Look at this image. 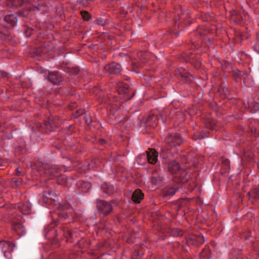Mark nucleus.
I'll return each mask as SVG.
<instances>
[{
  "label": "nucleus",
  "instance_id": "1",
  "mask_svg": "<svg viewBox=\"0 0 259 259\" xmlns=\"http://www.w3.org/2000/svg\"><path fill=\"white\" fill-rule=\"evenodd\" d=\"M185 140L181 134L177 133L169 134L165 139L164 148L171 154H174L177 151V147H180Z\"/></svg>",
  "mask_w": 259,
  "mask_h": 259
},
{
  "label": "nucleus",
  "instance_id": "2",
  "mask_svg": "<svg viewBox=\"0 0 259 259\" xmlns=\"http://www.w3.org/2000/svg\"><path fill=\"white\" fill-rule=\"evenodd\" d=\"M190 175L185 174L183 176L176 175L172 179L173 184L166 190V193L168 195H172L182 187L183 184L187 183L190 179Z\"/></svg>",
  "mask_w": 259,
  "mask_h": 259
},
{
  "label": "nucleus",
  "instance_id": "3",
  "mask_svg": "<svg viewBox=\"0 0 259 259\" xmlns=\"http://www.w3.org/2000/svg\"><path fill=\"white\" fill-rule=\"evenodd\" d=\"M37 165L39 171L48 176L53 177L60 172V169L56 165H52L40 161L37 163Z\"/></svg>",
  "mask_w": 259,
  "mask_h": 259
},
{
  "label": "nucleus",
  "instance_id": "4",
  "mask_svg": "<svg viewBox=\"0 0 259 259\" xmlns=\"http://www.w3.org/2000/svg\"><path fill=\"white\" fill-rule=\"evenodd\" d=\"M174 74L183 83L190 84L193 81V76L182 67L176 70Z\"/></svg>",
  "mask_w": 259,
  "mask_h": 259
},
{
  "label": "nucleus",
  "instance_id": "5",
  "mask_svg": "<svg viewBox=\"0 0 259 259\" xmlns=\"http://www.w3.org/2000/svg\"><path fill=\"white\" fill-rule=\"evenodd\" d=\"M61 123V121L58 116L51 115L48 117L47 120L44 121V125L47 132H52L58 128Z\"/></svg>",
  "mask_w": 259,
  "mask_h": 259
},
{
  "label": "nucleus",
  "instance_id": "6",
  "mask_svg": "<svg viewBox=\"0 0 259 259\" xmlns=\"http://www.w3.org/2000/svg\"><path fill=\"white\" fill-rule=\"evenodd\" d=\"M50 44V41L44 42L40 46L33 49L30 52L31 56L37 57L50 52L53 48Z\"/></svg>",
  "mask_w": 259,
  "mask_h": 259
},
{
  "label": "nucleus",
  "instance_id": "7",
  "mask_svg": "<svg viewBox=\"0 0 259 259\" xmlns=\"http://www.w3.org/2000/svg\"><path fill=\"white\" fill-rule=\"evenodd\" d=\"M96 206L98 210L104 215H108L113 210L111 204L103 200L97 199Z\"/></svg>",
  "mask_w": 259,
  "mask_h": 259
},
{
  "label": "nucleus",
  "instance_id": "8",
  "mask_svg": "<svg viewBox=\"0 0 259 259\" xmlns=\"http://www.w3.org/2000/svg\"><path fill=\"white\" fill-rule=\"evenodd\" d=\"M204 242V238L202 235H189L186 239L188 245L199 246Z\"/></svg>",
  "mask_w": 259,
  "mask_h": 259
},
{
  "label": "nucleus",
  "instance_id": "9",
  "mask_svg": "<svg viewBox=\"0 0 259 259\" xmlns=\"http://www.w3.org/2000/svg\"><path fill=\"white\" fill-rule=\"evenodd\" d=\"M105 71L109 74H119L122 70L121 65L116 62H112L105 66Z\"/></svg>",
  "mask_w": 259,
  "mask_h": 259
},
{
  "label": "nucleus",
  "instance_id": "10",
  "mask_svg": "<svg viewBox=\"0 0 259 259\" xmlns=\"http://www.w3.org/2000/svg\"><path fill=\"white\" fill-rule=\"evenodd\" d=\"M48 80L55 85L59 84L62 81V78L57 72H50L48 76Z\"/></svg>",
  "mask_w": 259,
  "mask_h": 259
},
{
  "label": "nucleus",
  "instance_id": "11",
  "mask_svg": "<svg viewBox=\"0 0 259 259\" xmlns=\"http://www.w3.org/2000/svg\"><path fill=\"white\" fill-rule=\"evenodd\" d=\"M73 179L72 177H67L66 176H61L57 179V182L59 184L70 187L73 182Z\"/></svg>",
  "mask_w": 259,
  "mask_h": 259
},
{
  "label": "nucleus",
  "instance_id": "12",
  "mask_svg": "<svg viewBox=\"0 0 259 259\" xmlns=\"http://www.w3.org/2000/svg\"><path fill=\"white\" fill-rule=\"evenodd\" d=\"M248 200L253 204L259 199V187L254 188L247 193Z\"/></svg>",
  "mask_w": 259,
  "mask_h": 259
},
{
  "label": "nucleus",
  "instance_id": "13",
  "mask_svg": "<svg viewBox=\"0 0 259 259\" xmlns=\"http://www.w3.org/2000/svg\"><path fill=\"white\" fill-rule=\"evenodd\" d=\"M158 121V119L157 116L153 114L147 118L145 122V124L146 127L155 128L157 125Z\"/></svg>",
  "mask_w": 259,
  "mask_h": 259
},
{
  "label": "nucleus",
  "instance_id": "14",
  "mask_svg": "<svg viewBox=\"0 0 259 259\" xmlns=\"http://www.w3.org/2000/svg\"><path fill=\"white\" fill-rule=\"evenodd\" d=\"M147 157L148 162L151 164H155L157 160L158 153L154 149H149L146 151Z\"/></svg>",
  "mask_w": 259,
  "mask_h": 259
},
{
  "label": "nucleus",
  "instance_id": "15",
  "mask_svg": "<svg viewBox=\"0 0 259 259\" xmlns=\"http://www.w3.org/2000/svg\"><path fill=\"white\" fill-rule=\"evenodd\" d=\"M48 9V5L43 1H39L37 5L33 6L32 8V11H41L44 13L47 12Z\"/></svg>",
  "mask_w": 259,
  "mask_h": 259
},
{
  "label": "nucleus",
  "instance_id": "16",
  "mask_svg": "<svg viewBox=\"0 0 259 259\" xmlns=\"http://www.w3.org/2000/svg\"><path fill=\"white\" fill-rule=\"evenodd\" d=\"M17 207L23 214H26L29 213L31 205L29 202L26 201L23 203L18 204Z\"/></svg>",
  "mask_w": 259,
  "mask_h": 259
},
{
  "label": "nucleus",
  "instance_id": "17",
  "mask_svg": "<svg viewBox=\"0 0 259 259\" xmlns=\"http://www.w3.org/2000/svg\"><path fill=\"white\" fill-rule=\"evenodd\" d=\"M5 21L11 26H15L18 21L16 14L7 15L4 18Z\"/></svg>",
  "mask_w": 259,
  "mask_h": 259
},
{
  "label": "nucleus",
  "instance_id": "18",
  "mask_svg": "<svg viewBox=\"0 0 259 259\" xmlns=\"http://www.w3.org/2000/svg\"><path fill=\"white\" fill-rule=\"evenodd\" d=\"M12 228L19 235H23L25 229L21 222H15L13 224Z\"/></svg>",
  "mask_w": 259,
  "mask_h": 259
},
{
  "label": "nucleus",
  "instance_id": "19",
  "mask_svg": "<svg viewBox=\"0 0 259 259\" xmlns=\"http://www.w3.org/2000/svg\"><path fill=\"white\" fill-rule=\"evenodd\" d=\"M143 198L144 194L140 189L135 190L132 195L133 201L137 203H139Z\"/></svg>",
  "mask_w": 259,
  "mask_h": 259
},
{
  "label": "nucleus",
  "instance_id": "20",
  "mask_svg": "<svg viewBox=\"0 0 259 259\" xmlns=\"http://www.w3.org/2000/svg\"><path fill=\"white\" fill-rule=\"evenodd\" d=\"M232 77L236 80V81H239L242 79V77L247 76V74L244 72H242L239 70H233L231 74Z\"/></svg>",
  "mask_w": 259,
  "mask_h": 259
},
{
  "label": "nucleus",
  "instance_id": "21",
  "mask_svg": "<svg viewBox=\"0 0 259 259\" xmlns=\"http://www.w3.org/2000/svg\"><path fill=\"white\" fill-rule=\"evenodd\" d=\"M168 169L172 174H177L180 170V165L176 161H172L168 163Z\"/></svg>",
  "mask_w": 259,
  "mask_h": 259
},
{
  "label": "nucleus",
  "instance_id": "22",
  "mask_svg": "<svg viewBox=\"0 0 259 259\" xmlns=\"http://www.w3.org/2000/svg\"><path fill=\"white\" fill-rule=\"evenodd\" d=\"M24 3V0H6V5L11 8L21 7Z\"/></svg>",
  "mask_w": 259,
  "mask_h": 259
},
{
  "label": "nucleus",
  "instance_id": "23",
  "mask_svg": "<svg viewBox=\"0 0 259 259\" xmlns=\"http://www.w3.org/2000/svg\"><path fill=\"white\" fill-rule=\"evenodd\" d=\"M221 162L222 166L221 172L222 174H226L228 172L230 169V161L228 159L222 157Z\"/></svg>",
  "mask_w": 259,
  "mask_h": 259
},
{
  "label": "nucleus",
  "instance_id": "24",
  "mask_svg": "<svg viewBox=\"0 0 259 259\" xmlns=\"http://www.w3.org/2000/svg\"><path fill=\"white\" fill-rule=\"evenodd\" d=\"M32 10V8H25L18 11L16 14L19 17L27 18Z\"/></svg>",
  "mask_w": 259,
  "mask_h": 259
},
{
  "label": "nucleus",
  "instance_id": "25",
  "mask_svg": "<svg viewBox=\"0 0 259 259\" xmlns=\"http://www.w3.org/2000/svg\"><path fill=\"white\" fill-rule=\"evenodd\" d=\"M129 85L126 84L120 83L118 84L117 92L119 94L125 95L128 93Z\"/></svg>",
  "mask_w": 259,
  "mask_h": 259
},
{
  "label": "nucleus",
  "instance_id": "26",
  "mask_svg": "<svg viewBox=\"0 0 259 259\" xmlns=\"http://www.w3.org/2000/svg\"><path fill=\"white\" fill-rule=\"evenodd\" d=\"M101 188L104 193L107 195H111L114 192L113 187L107 183H104L102 185Z\"/></svg>",
  "mask_w": 259,
  "mask_h": 259
},
{
  "label": "nucleus",
  "instance_id": "27",
  "mask_svg": "<svg viewBox=\"0 0 259 259\" xmlns=\"http://www.w3.org/2000/svg\"><path fill=\"white\" fill-rule=\"evenodd\" d=\"M201 259H209L210 257L208 247H205L199 253Z\"/></svg>",
  "mask_w": 259,
  "mask_h": 259
},
{
  "label": "nucleus",
  "instance_id": "28",
  "mask_svg": "<svg viewBox=\"0 0 259 259\" xmlns=\"http://www.w3.org/2000/svg\"><path fill=\"white\" fill-rule=\"evenodd\" d=\"M189 61H190L191 63L193 65L194 67L196 69H198L201 66L200 61L199 60H194L193 57H190Z\"/></svg>",
  "mask_w": 259,
  "mask_h": 259
},
{
  "label": "nucleus",
  "instance_id": "29",
  "mask_svg": "<svg viewBox=\"0 0 259 259\" xmlns=\"http://www.w3.org/2000/svg\"><path fill=\"white\" fill-rule=\"evenodd\" d=\"M56 235V231L54 229H51L47 231L46 233V237L49 239H53Z\"/></svg>",
  "mask_w": 259,
  "mask_h": 259
},
{
  "label": "nucleus",
  "instance_id": "30",
  "mask_svg": "<svg viewBox=\"0 0 259 259\" xmlns=\"http://www.w3.org/2000/svg\"><path fill=\"white\" fill-rule=\"evenodd\" d=\"M250 107L252 108L251 111H252L253 112H256L259 110V102L255 101L252 102Z\"/></svg>",
  "mask_w": 259,
  "mask_h": 259
},
{
  "label": "nucleus",
  "instance_id": "31",
  "mask_svg": "<svg viewBox=\"0 0 259 259\" xmlns=\"http://www.w3.org/2000/svg\"><path fill=\"white\" fill-rule=\"evenodd\" d=\"M52 191L48 190V191H45L43 194V197L45 199V198H47L48 200L50 199L51 200H54V198L53 197Z\"/></svg>",
  "mask_w": 259,
  "mask_h": 259
},
{
  "label": "nucleus",
  "instance_id": "32",
  "mask_svg": "<svg viewBox=\"0 0 259 259\" xmlns=\"http://www.w3.org/2000/svg\"><path fill=\"white\" fill-rule=\"evenodd\" d=\"M197 107L196 106H192L188 109V113L190 116H193L197 113Z\"/></svg>",
  "mask_w": 259,
  "mask_h": 259
},
{
  "label": "nucleus",
  "instance_id": "33",
  "mask_svg": "<svg viewBox=\"0 0 259 259\" xmlns=\"http://www.w3.org/2000/svg\"><path fill=\"white\" fill-rule=\"evenodd\" d=\"M161 180L162 178L159 176H153L151 178V183L154 185L158 184L161 181Z\"/></svg>",
  "mask_w": 259,
  "mask_h": 259
},
{
  "label": "nucleus",
  "instance_id": "34",
  "mask_svg": "<svg viewBox=\"0 0 259 259\" xmlns=\"http://www.w3.org/2000/svg\"><path fill=\"white\" fill-rule=\"evenodd\" d=\"M81 14L83 19L85 21H88L91 18V15L90 13L86 11H81Z\"/></svg>",
  "mask_w": 259,
  "mask_h": 259
},
{
  "label": "nucleus",
  "instance_id": "35",
  "mask_svg": "<svg viewBox=\"0 0 259 259\" xmlns=\"http://www.w3.org/2000/svg\"><path fill=\"white\" fill-rule=\"evenodd\" d=\"M12 182L16 184L17 186H20L22 184V180L17 178H13L11 180Z\"/></svg>",
  "mask_w": 259,
  "mask_h": 259
},
{
  "label": "nucleus",
  "instance_id": "36",
  "mask_svg": "<svg viewBox=\"0 0 259 259\" xmlns=\"http://www.w3.org/2000/svg\"><path fill=\"white\" fill-rule=\"evenodd\" d=\"M64 235L67 238V241H70V239L73 238V234L69 230H67L66 232H64Z\"/></svg>",
  "mask_w": 259,
  "mask_h": 259
},
{
  "label": "nucleus",
  "instance_id": "37",
  "mask_svg": "<svg viewBox=\"0 0 259 259\" xmlns=\"http://www.w3.org/2000/svg\"><path fill=\"white\" fill-rule=\"evenodd\" d=\"M96 22L98 25H101L102 26H104L106 24L105 21L103 18H101L97 19L96 20Z\"/></svg>",
  "mask_w": 259,
  "mask_h": 259
},
{
  "label": "nucleus",
  "instance_id": "38",
  "mask_svg": "<svg viewBox=\"0 0 259 259\" xmlns=\"http://www.w3.org/2000/svg\"><path fill=\"white\" fill-rule=\"evenodd\" d=\"M25 36L26 37H29L31 34H32V32L33 31V29L32 28H29V27H27L25 29Z\"/></svg>",
  "mask_w": 259,
  "mask_h": 259
},
{
  "label": "nucleus",
  "instance_id": "39",
  "mask_svg": "<svg viewBox=\"0 0 259 259\" xmlns=\"http://www.w3.org/2000/svg\"><path fill=\"white\" fill-rule=\"evenodd\" d=\"M10 242L8 241H2L0 242V246H2L4 247H7L9 248L11 246Z\"/></svg>",
  "mask_w": 259,
  "mask_h": 259
},
{
  "label": "nucleus",
  "instance_id": "40",
  "mask_svg": "<svg viewBox=\"0 0 259 259\" xmlns=\"http://www.w3.org/2000/svg\"><path fill=\"white\" fill-rule=\"evenodd\" d=\"M83 118L85 120V123L88 124V125H90V123L92 122V119H91V117L89 116V115H85L84 117H83Z\"/></svg>",
  "mask_w": 259,
  "mask_h": 259
},
{
  "label": "nucleus",
  "instance_id": "41",
  "mask_svg": "<svg viewBox=\"0 0 259 259\" xmlns=\"http://www.w3.org/2000/svg\"><path fill=\"white\" fill-rule=\"evenodd\" d=\"M80 71L78 67H75L72 68V72L73 74L77 75Z\"/></svg>",
  "mask_w": 259,
  "mask_h": 259
},
{
  "label": "nucleus",
  "instance_id": "42",
  "mask_svg": "<svg viewBox=\"0 0 259 259\" xmlns=\"http://www.w3.org/2000/svg\"><path fill=\"white\" fill-rule=\"evenodd\" d=\"M222 91L223 93L226 95H228L229 94V91L228 90V88L227 87H223L222 88Z\"/></svg>",
  "mask_w": 259,
  "mask_h": 259
},
{
  "label": "nucleus",
  "instance_id": "43",
  "mask_svg": "<svg viewBox=\"0 0 259 259\" xmlns=\"http://www.w3.org/2000/svg\"><path fill=\"white\" fill-rule=\"evenodd\" d=\"M148 55V53H146V52H144V53H143V52H141L139 54H138V56L139 57H141L142 59L143 58V59H145L146 58V57H147Z\"/></svg>",
  "mask_w": 259,
  "mask_h": 259
},
{
  "label": "nucleus",
  "instance_id": "44",
  "mask_svg": "<svg viewBox=\"0 0 259 259\" xmlns=\"http://www.w3.org/2000/svg\"><path fill=\"white\" fill-rule=\"evenodd\" d=\"M249 132L252 134H256V128L252 126L251 127H249Z\"/></svg>",
  "mask_w": 259,
  "mask_h": 259
},
{
  "label": "nucleus",
  "instance_id": "45",
  "mask_svg": "<svg viewBox=\"0 0 259 259\" xmlns=\"http://www.w3.org/2000/svg\"><path fill=\"white\" fill-rule=\"evenodd\" d=\"M7 77V74L5 72L0 71V78H6Z\"/></svg>",
  "mask_w": 259,
  "mask_h": 259
},
{
  "label": "nucleus",
  "instance_id": "46",
  "mask_svg": "<svg viewBox=\"0 0 259 259\" xmlns=\"http://www.w3.org/2000/svg\"><path fill=\"white\" fill-rule=\"evenodd\" d=\"M98 142L101 145H104L106 143V140L103 139H99Z\"/></svg>",
  "mask_w": 259,
  "mask_h": 259
},
{
  "label": "nucleus",
  "instance_id": "47",
  "mask_svg": "<svg viewBox=\"0 0 259 259\" xmlns=\"http://www.w3.org/2000/svg\"><path fill=\"white\" fill-rule=\"evenodd\" d=\"M20 174H21V171L19 170V168H17L16 169V176H20Z\"/></svg>",
  "mask_w": 259,
  "mask_h": 259
},
{
  "label": "nucleus",
  "instance_id": "48",
  "mask_svg": "<svg viewBox=\"0 0 259 259\" xmlns=\"http://www.w3.org/2000/svg\"><path fill=\"white\" fill-rule=\"evenodd\" d=\"M132 65H133V69L134 70L135 69L136 67H138V66L137 65V63L136 62H133L132 63Z\"/></svg>",
  "mask_w": 259,
  "mask_h": 259
},
{
  "label": "nucleus",
  "instance_id": "49",
  "mask_svg": "<svg viewBox=\"0 0 259 259\" xmlns=\"http://www.w3.org/2000/svg\"><path fill=\"white\" fill-rule=\"evenodd\" d=\"M109 203L111 204V205L112 204H116V200L114 199L112 200Z\"/></svg>",
  "mask_w": 259,
  "mask_h": 259
},
{
  "label": "nucleus",
  "instance_id": "50",
  "mask_svg": "<svg viewBox=\"0 0 259 259\" xmlns=\"http://www.w3.org/2000/svg\"><path fill=\"white\" fill-rule=\"evenodd\" d=\"M84 185L87 186V187H88L89 188H91V185L90 183H84Z\"/></svg>",
  "mask_w": 259,
  "mask_h": 259
},
{
  "label": "nucleus",
  "instance_id": "51",
  "mask_svg": "<svg viewBox=\"0 0 259 259\" xmlns=\"http://www.w3.org/2000/svg\"><path fill=\"white\" fill-rule=\"evenodd\" d=\"M83 112H84L83 110L81 111V113H80V114H82Z\"/></svg>",
  "mask_w": 259,
  "mask_h": 259
},
{
  "label": "nucleus",
  "instance_id": "52",
  "mask_svg": "<svg viewBox=\"0 0 259 259\" xmlns=\"http://www.w3.org/2000/svg\"><path fill=\"white\" fill-rule=\"evenodd\" d=\"M134 95H135V93H132V97L134 96Z\"/></svg>",
  "mask_w": 259,
  "mask_h": 259
},
{
  "label": "nucleus",
  "instance_id": "53",
  "mask_svg": "<svg viewBox=\"0 0 259 259\" xmlns=\"http://www.w3.org/2000/svg\"><path fill=\"white\" fill-rule=\"evenodd\" d=\"M43 126H45L44 124H43V125H41V126H42V127ZM44 127V128H46L45 127Z\"/></svg>",
  "mask_w": 259,
  "mask_h": 259
},
{
  "label": "nucleus",
  "instance_id": "54",
  "mask_svg": "<svg viewBox=\"0 0 259 259\" xmlns=\"http://www.w3.org/2000/svg\"><path fill=\"white\" fill-rule=\"evenodd\" d=\"M132 259H135L134 258H133Z\"/></svg>",
  "mask_w": 259,
  "mask_h": 259
}]
</instances>
